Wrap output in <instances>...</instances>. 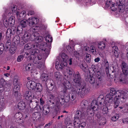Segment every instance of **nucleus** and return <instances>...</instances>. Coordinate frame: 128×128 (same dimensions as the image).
Wrapping results in <instances>:
<instances>
[{
	"label": "nucleus",
	"mask_w": 128,
	"mask_h": 128,
	"mask_svg": "<svg viewBox=\"0 0 128 128\" xmlns=\"http://www.w3.org/2000/svg\"><path fill=\"white\" fill-rule=\"evenodd\" d=\"M45 40L46 42H43L39 46V48L41 50L44 51L45 57L46 58L49 54L50 50L51 48V43L52 42V37L49 34L45 37Z\"/></svg>",
	"instance_id": "obj_1"
},
{
	"label": "nucleus",
	"mask_w": 128,
	"mask_h": 128,
	"mask_svg": "<svg viewBox=\"0 0 128 128\" xmlns=\"http://www.w3.org/2000/svg\"><path fill=\"white\" fill-rule=\"evenodd\" d=\"M121 66L123 74H120L119 80L120 82H122L126 84H128V78H127V76L128 74V65L126 63L123 61Z\"/></svg>",
	"instance_id": "obj_2"
},
{
	"label": "nucleus",
	"mask_w": 128,
	"mask_h": 128,
	"mask_svg": "<svg viewBox=\"0 0 128 128\" xmlns=\"http://www.w3.org/2000/svg\"><path fill=\"white\" fill-rule=\"evenodd\" d=\"M80 88H72L71 91L73 93L72 94L70 93L69 94V95L70 97V100L72 101L74 100L75 98L74 94H77L78 95H80L81 97H82L85 95V92L86 90V85L85 84L83 86H81Z\"/></svg>",
	"instance_id": "obj_3"
},
{
	"label": "nucleus",
	"mask_w": 128,
	"mask_h": 128,
	"mask_svg": "<svg viewBox=\"0 0 128 128\" xmlns=\"http://www.w3.org/2000/svg\"><path fill=\"white\" fill-rule=\"evenodd\" d=\"M96 102L94 100H93L91 103V106H88L86 110L87 114L91 116H94V114H96V116L98 115V106L96 104Z\"/></svg>",
	"instance_id": "obj_4"
},
{
	"label": "nucleus",
	"mask_w": 128,
	"mask_h": 128,
	"mask_svg": "<svg viewBox=\"0 0 128 128\" xmlns=\"http://www.w3.org/2000/svg\"><path fill=\"white\" fill-rule=\"evenodd\" d=\"M37 28L36 26L35 28L34 27L30 28V30H32V32L31 31L30 33H29L28 32H24L23 35L22 39L23 41H24V43L30 40V38H34V37L36 36L38 34V32L36 31H35L36 29Z\"/></svg>",
	"instance_id": "obj_5"
},
{
	"label": "nucleus",
	"mask_w": 128,
	"mask_h": 128,
	"mask_svg": "<svg viewBox=\"0 0 128 128\" xmlns=\"http://www.w3.org/2000/svg\"><path fill=\"white\" fill-rule=\"evenodd\" d=\"M68 75H65L64 77V79L63 80V84L64 86V88L62 91V92L65 94H66L67 92V90L70 89H72V88H78L76 86H72L71 85L70 81L71 80V79L69 78Z\"/></svg>",
	"instance_id": "obj_6"
},
{
	"label": "nucleus",
	"mask_w": 128,
	"mask_h": 128,
	"mask_svg": "<svg viewBox=\"0 0 128 128\" xmlns=\"http://www.w3.org/2000/svg\"><path fill=\"white\" fill-rule=\"evenodd\" d=\"M38 43H28L25 44L24 46L25 49L27 50L30 49V53L32 55H35L40 52V50L38 49Z\"/></svg>",
	"instance_id": "obj_7"
},
{
	"label": "nucleus",
	"mask_w": 128,
	"mask_h": 128,
	"mask_svg": "<svg viewBox=\"0 0 128 128\" xmlns=\"http://www.w3.org/2000/svg\"><path fill=\"white\" fill-rule=\"evenodd\" d=\"M38 54L36 55H37ZM35 55H34V57H33V62L34 63L36 64H38V69H39L41 70H43L44 68V63L42 62L41 61H40L39 60H41V59L42 58V55L39 54L38 55L37 57H36L35 56Z\"/></svg>",
	"instance_id": "obj_8"
},
{
	"label": "nucleus",
	"mask_w": 128,
	"mask_h": 128,
	"mask_svg": "<svg viewBox=\"0 0 128 128\" xmlns=\"http://www.w3.org/2000/svg\"><path fill=\"white\" fill-rule=\"evenodd\" d=\"M24 95L25 99L29 101L30 103L32 102L36 101V103H38V101L35 100V99H37L36 97L34 96L33 92L31 91H27L24 93Z\"/></svg>",
	"instance_id": "obj_9"
},
{
	"label": "nucleus",
	"mask_w": 128,
	"mask_h": 128,
	"mask_svg": "<svg viewBox=\"0 0 128 128\" xmlns=\"http://www.w3.org/2000/svg\"><path fill=\"white\" fill-rule=\"evenodd\" d=\"M74 78L73 82H72L74 86H76L79 87L81 86V77L80 74L78 72L73 74Z\"/></svg>",
	"instance_id": "obj_10"
},
{
	"label": "nucleus",
	"mask_w": 128,
	"mask_h": 128,
	"mask_svg": "<svg viewBox=\"0 0 128 128\" xmlns=\"http://www.w3.org/2000/svg\"><path fill=\"white\" fill-rule=\"evenodd\" d=\"M85 80L86 81H88L91 84H96V86H98L99 84L101 83V81L98 82V79L96 78V76L95 78L91 75H88L85 78Z\"/></svg>",
	"instance_id": "obj_11"
},
{
	"label": "nucleus",
	"mask_w": 128,
	"mask_h": 128,
	"mask_svg": "<svg viewBox=\"0 0 128 128\" xmlns=\"http://www.w3.org/2000/svg\"><path fill=\"white\" fill-rule=\"evenodd\" d=\"M92 68L93 71H94L95 74H96V78H98V82L102 81L104 76V74L101 73L98 70V67L97 66L92 65Z\"/></svg>",
	"instance_id": "obj_12"
},
{
	"label": "nucleus",
	"mask_w": 128,
	"mask_h": 128,
	"mask_svg": "<svg viewBox=\"0 0 128 128\" xmlns=\"http://www.w3.org/2000/svg\"><path fill=\"white\" fill-rule=\"evenodd\" d=\"M119 2L117 3L118 5V8L120 11L121 12L125 11L126 13H128V2L124 3L120 0Z\"/></svg>",
	"instance_id": "obj_13"
},
{
	"label": "nucleus",
	"mask_w": 128,
	"mask_h": 128,
	"mask_svg": "<svg viewBox=\"0 0 128 128\" xmlns=\"http://www.w3.org/2000/svg\"><path fill=\"white\" fill-rule=\"evenodd\" d=\"M14 118L16 120L15 121L20 124L24 123V120L22 119V114L21 113L18 112L16 113L15 115Z\"/></svg>",
	"instance_id": "obj_14"
},
{
	"label": "nucleus",
	"mask_w": 128,
	"mask_h": 128,
	"mask_svg": "<svg viewBox=\"0 0 128 128\" xmlns=\"http://www.w3.org/2000/svg\"><path fill=\"white\" fill-rule=\"evenodd\" d=\"M60 106L59 104H57L56 105L52 113L53 118H54L56 116L60 114Z\"/></svg>",
	"instance_id": "obj_15"
},
{
	"label": "nucleus",
	"mask_w": 128,
	"mask_h": 128,
	"mask_svg": "<svg viewBox=\"0 0 128 128\" xmlns=\"http://www.w3.org/2000/svg\"><path fill=\"white\" fill-rule=\"evenodd\" d=\"M37 108H38V112H34L32 115V117L34 120L36 119V118H40L41 116L40 112L41 111L42 108L39 105L37 106Z\"/></svg>",
	"instance_id": "obj_16"
},
{
	"label": "nucleus",
	"mask_w": 128,
	"mask_h": 128,
	"mask_svg": "<svg viewBox=\"0 0 128 128\" xmlns=\"http://www.w3.org/2000/svg\"><path fill=\"white\" fill-rule=\"evenodd\" d=\"M67 65V62H65L64 61H62L60 62H56L55 63V68L58 70L60 69H62L64 67L66 66Z\"/></svg>",
	"instance_id": "obj_17"
},
{
	"label": "nucleus",
	"mask_w": 128,
	"mask_h": 128,
	"mask_svg": "<svg viewBox=\"0 0 128 128\" xmlns=\"http://www.w3.org/2000/svg\"><path fill=\"white\" fill-rule=\"evenodd\" d=\"M36 82L34 81H30L28 82L26 84V87L28 88L30 90H36Z\"/></svg>",
	"instance_id": "obj_18"
},
{
	"label": "nucleus",
	"mask_w": 128,
	"mask_h": 128,
	"mask_svg": "<svg viewBox=\"0 0 128 128\" xmlns=\"http://www.w3.org/2000/svg\"><path fill=\"white\" fill-rule=\"evenodd\" d=\"M22 40H20V36L18 35H16L14 37L13 41L15 45H18L19 44L21 45H23L25 43Z\"/></svg>",
	"instance_id": "obj_19"
},
{
	"label": "nucleus",
	"mask_w": 128,
	"mask_h": 128,
	"mask_svg": "<svg viewBox=\"0 0 128 128\" xmlns=\"http://www.w3.org/2000/svg\"><path fill=\"white\" fill-rule=\"evenodd\" d=\"M28 25L30 26H35L38 24V19L35 18H29L28 20Z\"/></svg>",
	"instance_id": "obj_20"
},
{
	"label": "nucleus",
	"mask_w": 128,
	"mask_h": 128,
	"mask_svg": "<svg viewBox=\"0 0 128 128\" xmlns=\"http://www.w3.org/2000/svg\"><path fill=\"white\" fill-rule=\"evenodd\" d=\"M96 101V104L98 106L99 104L100 105H102V104H104L105 105H106L107 104L105 101L104 100V98L103 96L100 95L98 98L97 100H94Z\"/></svg>",
	"instance_id": "obj_21"
},
{
	"label": "nucleus",
	"mask_w": 128,
	"mask_h": 128,
	"mask_svg": "<svg viewBox=\"0 0 128 128\" xmlns=\"http://www.w3.org/2000/svg\"><path fill=\"white\" fill-rule=\"evenodd\" d=\"M112 3L111 0H108L106 1V7H108L110 6V8L112 11H114L116 10V6H115L114 4Z\"/></svg>",
	"instance_id": "obj_22"
},
{
	"label": "nucleus",
	"mask_w": 128,
	"mask_h": 128,
	"mask_svg": "<svg viewBox=\"0 0 128 128\" xmlns=\"http://www.w3.org/2000/svg\"><path fill=\"white\" fill-rule=\"evenodd\" d=\"M15 32L16 30L14 29L11 30L10 28L8 29L6 32V38H11V35H14Z\"/></svg>",
	"instance_id": "obj_23"
},
{
	"label": "nucleus",
	"mask_w": 128,
	"mask_h": 128,
	"mask_svg": "<svg viewBox=\"0 0 128 128\" xmlns=\"http://www.w3.org/2000/svg\"><path fill=\"white\" fill-rule=\"evenodd\" d=\"M88 104V102L85 100H83L81 102L80 106L81 111H83L86 108Z\"/></svg>",
	"instance_id": "obj_24"
},
{
	"label": "nucleus",
	"mask_w": 128,
	"mask_h": 128,
	"mask_svg": "<svg viewBox=\"0 0 128 128\" xmlns=\"http://www.w3.org/2000/svg\"><path fill=\"white\" fill-rule=\"evenodd\" d=\"M113 100V96L112 95L109 94H108L105 96L106 102L107 104L108 103L109 104H111Z\"/></svg>",
	"instance_id": "obj_25"
},
{
	"label": "nucleus",
	"mask_w": 128,
	"mask_h": 128,
	"mask_svg": "<svg viewBox=\"0 0 128 128\" xmlns=\"http://www.w3.org/2000/svg\"><path fill=\"white\" fill-rule=\"evenodd\" d=\"M112 52L116 58L118 57L119 52L117 46H114L112 47Z\"/></svg>",
	"instance_id": "obj_26"
},
{
	"label": "nucleus",
	"mask_w": 128,
	"mask_h": 128,
	"mask_svg": "<svg viewBox=\"0 0 128 128\" xmlns=\"http://www.w3.org/2000/svg\"><path fill=\"white\" fill-rule=\"evenodd\" d=\"M70 44L74 48L75 45L74 44L73 42H70ZM66 48L69 52H74V48L73 49V48H72L71 46H70L69 45H68L66 46Z\"/></svg>",
	"instance_id": "obj_27"
},
{
	"label": "nucleus",
	"mask_w": 128,
	"mask_h": 128,
	"mask_svg": "<svg viewBox=\"0 0 128 128\" xmlns=\"http://www.w3.org/2000/svg\"><path fill=\"white\" fill-rule=\"evenodd\" d=\"M118 108L120 110H122L124 113H128V104L123 105L122 106H119Z\"/></svg>",
	"instance_id": "obj_28"
},
{
	"label": "nucleus",
	"mask_w": 128,
	"mask_h": 128,
	"mask_svg": "<svg viewBox=\"0 0 128 128\" xmlns=\"http://www.w3.org/2000/svg\"><path fill=\"white\" fill-rule=\"evenodd\" d=\"M26 105L25 103L23 101H21L18 104V108L20 110H23L25 108Z\"/></svg>",
	"instance_id": "obj_29"
},
{
	"label": "nucleus",
	"mask_w": 128,
	"mask_h": 128,
	"mask_svg": "<svg viewBox=\"0 0 128 128\" xmlns=\"http://www.w3.org/2000/svg\"><path fill=\"white\" fill-rule=\"evenodd\" d=\"M36 90H35L36 92H40L42 90V86L40 83H36Z\"/></svg>",
	"instance_id": "obj_30"
},
{
	"label": "nucleus",
	"mask_w": 128,
	"mask_h": 128,
	"mask_svg": "<svg viewBox=\"0 0 128 128\" xmlns=\"http://www.w3.org/2000/svg\"><path fill=\"white\" fill-rule=\"evenodd\" d=\"M74 118V125L75 127H78L80 124V120L78 118Z\"/></svg>",
	"instance_id": "obj_31"
},
{
	"label": "nucleus",
	"mask_w": 128,
	"mask_h": 128,
	"mask_svg": "<svg viewBox=\"0 0 128 128\" xmlns=\"http://www.w3.org/2000/svg\"><path fill=\"white\" fill-rule=\"evenodd\" d=\"M6 38L7 39V40L5 44V48L7 49L11 47V42L10 40L11 38Z\"/></svg>",
	"instance_id": "obj_32"
},
{
	"label": "nucleus",
	"mask_w": 128,
	"mask_h": 128,
	"mask_svg": "<svg viewBox=\"0 0 128 128\" xmlns=\"http://www.w3.org/2000/svg\"><path fill=\"white\" fill-rule=\"evenodd\" d=\"M48 75L45 73H42L40 76V78L43 82H46L48 79Z\"/></svg>",
	"instance_id": "obj_33"
},
{
	"label": "nucleus",
	"mask_w": 128,
	"mask_h": 128,
	"mask_svg": "<svg viewBox=\"0 0 128 128\" xmlns=\"http://www.w3.org/2000/svg\"><path fill=\"white\" fill-rule=\"evenodd\" d=\"M43 109V114H48L50 111V107L48 106H44V107H42Z\"/></svg>",
	"instance_id": "obj_34"
},
{
	"label": "nucleus",
	"mask_w": 128,
	"mask_h": 128,
	"mask_svg": "<svg viewBox=\"0 0 128 128\" xmlns=\"http://www.w3.org/2000/svg\"><path fill=\"white\" fill-rule=\"evenodd\" d=\"M38 34L37 36L34 37V38L36 40V42L38 43H37L39 44L38 46L39 45H40V44H38V43H40L42 42L43 40V38L41 36H38Z\"/></svg>",
	"instance_id": "obj_35"
},
{
	"label": "nucleus",
	"mask_w": 128,
	"mask_h": 128,
	"mask_svg": "<svg viewBox=\"0 0 128 128\" xmlns=\"http://www.w3.org/2000/svg\"><path fill=\"white\" fill-rule=\"evenodd\" d=\"M23 28L20 26H18L16 30V33L18 35L22 36V35Z\"/></svg>",
	"instance_id": "obj_36"
},
{
	"label": "nucleus",
	"mask_w": 128,
	"mask_h": 128,
	"mask_svg": "<svg viewBox=\"0 0 128 128\" xmlns=\"http://www.w3.org/2000/svg\"><path fill=\"white\" fill-rule=\"evenodd\" d=\"M33 64L32 63H28L26 65L25 67L26 71H29L32 70L33 68Z\"/></svg>",
	"instance_id": "obj_37"
},
{
	"label": "nucleus",
	"mask_w": 128,
	"mask_h": 128,
	"mask_svg": "<svg viewBox=\"0 0 128 128\" xmlns=\"http://www.w3.org/2000/svg\"><path fill=\"white\" fill-rule=\"evenodd\" d=\"M98 45L99 48L102 50L104 49L105 47V43L103 41L99 42Z\"/></svg>",
	"instance_id": "obj_38"
},
{
	"label": "nucleus",
	"mask_w": 128,
	"mask_h": 128,
	"mask_svg": "<svg viewBox=\"0 0 128 128\" xmlns=\"http://www.w3.org/2000/svg\"><path fill=\"white\" fill-rule=\"evenodd\" d=\"M26 20H23L20 22L18 26H20L23 28L26 27Z\"/></svg>",
	"instance_id": "obj_39"
},
{
	"label": "nucleus",
	"mask_w": 128,
	"mask_h": 128,
	"mask_svg": "<svg viewBox=\"0 0 128 128\" xmlns=\"http://www.w3.org/2000/svg\"><path fill=\"white\" fill-rule=\"evenodd\" d=\"M61 76V74L58 71L55 72L54 77L56 80H60Z\"/></svg>",
	"instance_id": "obj_40"
},
{
	"label": "nucleus",
	"mask_w": 128,
	"mask_h": 128,
	"mask_svg": "<svg viewBox=\"0 0 128 128\" xmlns=\"http://www.w3.org/2000/svg\"><path fill=\"white\" fill-rule=\"evenodd\" d=\"M104 63L105 64L104 66L105 67V70L107 74H108L109 72V63L107 60H105Z\"/></svg>",
	"instance_id": "obj_41"
},
{
	"label": "nucleus",
	"mask_w": 128,
	"mask_h": 128,
	"mask_svg": "<svg viewBox=\"0 0 128 128\" xmlns=\"http://www.w3.org/2000/svg\"><path fill=\"white\" fill-rule=\"evenodd\" d=\"M68 74H66L68 75V78H70V79L71 78L70 76H72V74H73V70L71 68H69L67 69ZM65 75V74L64 75Z\"/></svg>",
	"instance_id": "obj_42"
},
{
	"label": "nucleus",
	"mask_w": 128,
	"mask_h": 128,
	"mask_svg": "<svg viewBox=\"0 0 128 128\" xmlns=\"http://www.w3.org/2000/svg\"><path fill=\"white\" fill-rule=\"evenodd\" d=\"M109 110L108 108L105 106H104L102 110V112L103 114H107L109 112Z\"/></svg>",
	"instance_id": "obj_43"
},
{
	"label": "nucleus",
	"mask_w": 128,
	"mask_h": 128,
	"mask_svg": "<svg viewBox=\"0 0 128 128\" xmlns=\"http://www.w3.org/2000/svg\"><path fill=\"white\" fill-rule=\"evenodd\" d=\"M61 56L62 59V61H64L65 62H66V60L68 57L66 54L64 53H62L61 54Z\"/></svg>",
	"instance_id": "obj_44"
},
{
	"label": "nucleus",
	"mask_w": 128,
	"mask_h": 128,
	"mask_svg": "<svg viewBox=\"0 0 128 128\" xmlns=\"http://www.w3.org/2000/svg\"><path fill=\"white\" fill-rule=\"evenodd\" d=\"M6 48L4 44L2 43H0V55L2 54L4 52V49Z\"/></svg>",
	"instance_id": "obj_45"
},
{
	"label": "nucleus",
	"mask_w": 128,
	"mask_h": 128,
	"mask_svg": "<svg viewBox=\"0 0 128 128\" xmlns=\"http://www.w3.org/2000/svg\"><path fill=\"white\" fill-rule=\"evenodd\" d=\"M119 115L118 114H116L114 115L111 117L112 120L114 122L116 121L119 118Z\"/></svg>",
	"instance_id": "obj_46"
},
{
	"label": "nucleus",
	"mask_w": 128,
	"mask_h": 128,
	"mask_svg": "<svg viewBox=\"0 0 128 128\" xmlns=\"http://www.w3.org/2000/svg\"><path fill=\"white\" fill-rule=\"evenodd\" d=\"M14 92L13 93V94L14 96L15 97L16 99L17 100H18L19 99H20V95H19L18 94V91H13Z\"/></svg>",
	"instance_id": "obj_47"
},
{
	"label": "nucleus",
	"mask_w": 128,
	"mask_h": 128,
	"mask_svg": "<svg viewBox=\"0 0 128 128\" xmlns=\"http://www.w3.org/2000/svg\"><path fill=\"white\" fill-rule=\"evenodd\" d=\"M20 84H18L16 85H14V87L13 89V91H19L20 88Z\"/></svg>",
	"instance_id": "obj_48"
},
{
	"label": "nucleus",
	"mask_w": 128,
	"mask_h": 128,
	"mask_svg": "<svg viewBox=\"0 0 128 128\" xmlns=\"http://www.w3.org/2000/svg\"><path fill=\"white\" fill-rule=\"evenodd\" d=\"M18 77L17 76H15L14 77V81H13V85H16V84H19L20 83L18 82Z\"/></svg>",
	"instance_id": "obj_49"
},
{
	"label": "nucleus",
	"mask_w": 128,
	"mask_h": 128,
	"mask_svg": "<svg viewBox=\"0 0 128 128\" xmlns=\"http://www.w3.org/2000/svg\"><path fill=\"white\" fill-rule=\"evenodd\" d=\"M3 23L6 27H8V26L9 25L8 20L7 19H5L4 20Z\"/></svg>",
	"instance_id": "obj_50"
},
{
	"label": "nucleus",
	"mask_w": 128,
	"mask_h": 128,
	"mask_svg": "<svg viewBox=\"0 0 128 128\" xmlns=\"http://www.w3.org/2000/svg\"><path fill=\"white\" fill-rule=\"evenodd\" d=\"M6 84V82L4 80L3 78H2L0 80V86H4Z\"/></svg>",
	"instance_id": "obj_51"
},
{
	"label": "nucleus",
	"mask_w": 128,
	"mask_h": 128,
	"mask_svg": "<svg viewBox=\"0 0 128 128\" xmlns=\"http://www.w3.org/2000/svg\"><path fill=\"white\" fill-rule=\"evenodd\" d=\"M16 48L15 47H10L9 48V51L10 53L12 54H14L15 52Z\"/></svg>",
	"instance_id": "obj_52"
},
{
	"label": "nucleus",
	"mask_w": 128,
	"mask_h": 128,
	"mask_svg": "<svg viewBox=\"0 0 128 128\" xmlns=\"http://www.w3.org/2000/svg\"><path fill=\"white\" fill-rule=\"evenodd\" d=\"M50 98L51 99V100H49V101L50 102V103L51 104H52V105L54 104V102L53 101L54 100V99L55 97L53 95L51 94L50 96Z\"/></svg>",
	"instance_id": "obj_53"
},
{
	"label": "nucleus",
	"mask_w": 128,
	"mask_h": 128,
	"mask_svg": "<svg viewBox=\"0 0 128 128\" xmlns=\"http://www.w3.org/2000/svg\"><path fill=\"white\" fill-rule=\"evenodd\" d=\"M81 68L84 71H86L87 68V66L84 64H82L80 66Z\"/></svg>",
	"instance_id": "obj_54"
},
{
	"label": "nucleus",
	"mask_w": 128,
	"mask_h": 128,
	"mask_svg": "<svg viewBox=\"0 0 128 128\" xmlns=\"http://www.w3.org/2000/svg\"><path fill=\"white\" fill-rule=\"evenodd\" d=\"M9 24H14V23L15 20L12 18L10 17L8 19Z\"/></svg>",
	"instance_id": "obj_55"
},
{
	"label": "nucleus",
	"mask_w": 128,
	"mask_h": 128,
	"mask_svg": "<svg viewBox=\"0 0 128 128\" xmlns=\"http://www.w3.org/2000/svg\"><path fill=\"white\" fill-rule=\"evenodd\" d=\"M4 94L2 93H0V102H3L5 100L4 98Z\"/></svg>",
	"instance_id": "obj_56"
},
{
	"label": "nucleus",
	"mask_w": 128,
	"mask_h": 128,
	"mask_svg": "<svg viewBox=\"0 0 128 128\" xmlns=\"http://www.w3.org/2000/svg\"><path fill=\"white\" fill-rule=\"evenodd\" d=\"M90 51L93 54H96V50L94 46H92L90 47Z\"/></svg>",
	"instance_id": "obj_57"
},
{
	"label": "nucleus",
	"mask_w": 128,
	"mask_h": 128,
	"mask_svg": "<svg viewBox=\"0 0 128 128\" xmlns=\"http://www.w3.org/2000/svg\"><path fill=\"white\" fill-rule=\"evenodd\" d=\"M24 56L22 55H20L17 58V60L18 62H20L22 60Z\"/></svg>",
	"instance_id": "obj_58"
},
{
	"label": "nucleus",
	"mask_w": 128,
	"mask_h": 128,
	"mask_svg": "<svg viewBox=\"0 0 128 128\" xmlns=\"http://www.w3.org/2000/svg\"><path fill=\"white\" fill-rule=\"evenodd\" d=\"M81 111L80 110H78L75 113L76 116V118H79V117L80 116V115L81 114Z\"/></svg>",
	"instance_id": "obj_59"
},
{
	"label": "nucleus",
	"mask_w": 128,
	"mask_h": 128,
	"mask_svg": "<svg viewBox=\"0 0 128 128\" xmlns=\"http://www.w3.org/2000/svg\"><path fill=\"white\" fill-rule=\"evenodd\" d=\"M26 15V12L24 11L21 12L20 14V16L21 18H24Z\"/></svg>",
	"instance_id": "obj_60"
},
{
	"label": "nucleus",
	"mask_w": 128,
	"mask_h": 128,
	"mask_svg": "<svg viewBox=\"0 0 128 128\" xmlns=\"http://www.w3.org/2000/svg\"><path fill=\"white\" fill-rule=\"evenodd\" d=\"M70 96H69V94H68L67 96H66L65 97H64L65 102L66 103L68 102L70 100Z\"/></svg>",
	"instance_id": "obj_61"
},
{
	"label": "nucleus",
	"mask_w": 128,
	"mask_h": 128,
	"mask_svg": "<svg viewBox=\"0 0 128 128\" xmlns=\"http://www.w3.org/2000/svg\"><path fill=\"white\" fill-rule=\"evenodd\" d=\"M74 56L77 58H79L80 56V54L77 51H74Z\"/></svg>",
	"instance_id": "obj_62"
},
{
	"label": "nucleus",
	"mask_w": 128,
	"mask_h": 128,
	"mask_svg": "<svg viewBox=\"0 0 128 128\" xmlns=\"http://www.w3.org/2000/svg\"><path fill=\"white\" fill-rule=\"evenodd\" d=\"M40 103L41 104V106H40L42 108V107H43V105L44 104V101L42 98L40 99Z\"/></svg>",
	"instance_id": "obj_63"
},
{
	"label": "nucleus",
	"mask_w": 128,
	"mask_h": 128,
	"mask_svg": "<svg viewBox=\"0 0 128 128\" xmlns=\"http://www.w3.org/2000/svg\"><path fill=\"white\" fill-rule=\"evenodd\" d=\"M86 123L84 122H83L80 124V125L78 126L79 128H84L86 126Z\"/></svg>",
	"instance_id": "obj_64"
}]
</instances>
